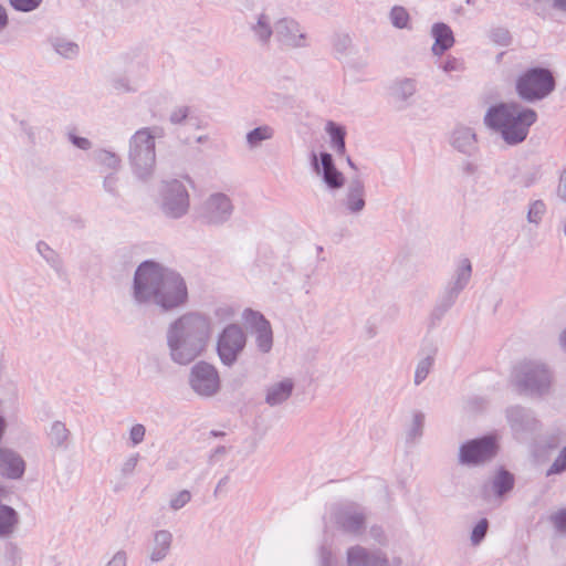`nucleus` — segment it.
<instances>
[{
    "instance_id": "f257e3e1",
    "label": "nucleus",
    "mask_w": 566,
    "mask_h": 566,
    "mask_svg": "<svg viewBox=\"0 0 566 566\" xmlns=\"http://www.w3.org/2000/svg\"><path fill=\"white\" fill-rule=\"evenodd\" d=\"M135 298L170 310L185 303L187 289L179 274L159 264L145 262L135 275Z\"/></svg>"
},
{
    "instance_id": "f03ea898",
    "label": "nucleus",
    "mask_w": 566,
    "mask_h": 566,
    "mask_svg": "<svg viewBox=\"0 0 566 566\" xmlns=\"http://www.w3.org/2000/svg\"><path fill=\"white\" fill-rule=\"evenodd\" d=\"M211 334L207 318L188 314L178 319L168 333V344L174 360L188 364L206 348Z\"/></svg>"
},
{
    "instance_id": "7ed1b4c3",
    "label": "nucleus",
    "mask_w": 566,
    "mask_h": 566,
    "mask_svg": "<svg viewBox=\"0 0 566 566\" xmlns=\"http://www.w3.org/2000/svg\"><path fill=\"white\" fill-rule=\"evenodd\" d=\"M535 111L516 103L500 104L485 115L488 126L497 130L505 143L516 145L525 140L530 127L536 122Z\"/></svg>"
},
{
    "instance_id": "20e7f679",
    "label": "nucleus",
    "mask_w": 566,
    "mask_h": 566,
    "mask_svg": "<svg viewBox=\"0 0 566 566\" xmlns=\"http://www.w3.org/2000/svg\"><path fill=\"white\" fill-rule=\"evenodd\" d=\"M552 73L545 69H532L521 75L516 82L518 95L526 101L542 99L554 90Z\"/></svg>"
},
{
    "instance_id": "39448f33",
    "label": "nucleus",
    "mask_w": 566,
    "mask_h": 566,
    "mask_svg": "<svg viewBox=\"0 0 566 566\" xmlns=\"http://www.w3.org/2000/svg\"><path fill=\"white\" fill-rule=\"evenodd\" d=\"M155 135L148 129L138 130L132 139L130 159L136 172L144 178L155 165Z\"/></svg>"
},
{
    "instance_id": "423d86ee",
    "label": "nucleus",
    "mask_w": 566,
    "mask_h": 566,
    "mask_svg": "<svg viewBox=\"0 0 566 566\" xmlns=\"http://www.w3.org/2000/svg\"><path fill=\"white\" fill-rule=\"evenodd\" d=\"M190 385L200 396H213L220 389L218 371L212 365L199 363L191 369Z\"/></svg>"
},
{
    "instance_id": "0eeeda50",
    "label": "nucleus",
    "mask_w": 566,
    "mask_h": 566,
    "mask_svg": "<svg viewBox=\"0 0 566 566\" xmlns=\"http://www.w3.org/2000/svg\"><path fill=\"white\" fill-rule=\"evenodd\" d=\"M244 345L245 336L240 327L230 325L224 328L218 340V354L222 363L233 364Z\"/></svg>"
},
{
    "instance_id": "6e6552de",
    "label": "nucleus",
    "mask_w": 566,
    "mask_h": 566,
    "mask_svg": "<svg viewBox=\"0 0 566 566\" xmlns=\"http://www.w3.org/2000/svg\"><path fill=\"white\" fill-rule=\"evenodd\" d=\"M516 381L524 390L542 394L548 388L551 377L542 365H524L516 373Z\"/></svg>"
},
{
    "instance_id": "1a4fd4ad",
    "label": "nucleus",
    "mask_w": 566,
    "mask_h": 566,
    "mask_svg": "<svg viewBox=\"0 0 566 566\" xmlns=\"http://www.w3.org/2000/svg\"><path fill=\"white\" fill-rule=\"evenodd\" d=\"M496 453V444L493 438L485 437L479 440H472L461 448V462L468 464H478L490 460Z\"/></svg>"
},
{
    "instance_id": "9d476101",
    "label": "nucleus",
    "mask_w": 566,
    "mask_h": 566,
    "mask_svg": "<svg viewBox=\"0 0 566 566\" xmlns=\"http://www.w3.org/2000/svg\"><path fill=\"white\" fill-rule=\"evenodd\" d=\"M245 324L256 334V344L261 352L268 353L272 347V329L270 323L258 312H244Z\"/></svg>"
},
{
    "instance_id": "9b49d317",
    "label": "nucleus",
    "mask_w": 566,
    "mask_h": 566,
    "mask_svg": "<svg viewBox=\"0 0 566 566\" xmlns=\"http://www.w3.org/2000/svg\"><path fill=\"white\" fill-rule=\"evenodd\" d=\"M189 207L188 193L179 181L168 185L164 198L165 211L171 217H180Z\"/></svg>"
},
{
    "instance_id": "f8f14e48",
    "label": "nucleus",
    "mask_w": 566,
    "mask_h": 566,
    "mask_svg": "<svg viewBox=\"0 0 566 566\" xmlns=\"http://www.w3.org/2000/svg\"><path fill=\"white\" fill-rule=\"evenodd\" d=\"M231 212L232 203L226 195H212L206 203V217L212 223L227 220Z\"/></svg>"
},
{
    "instance_id": "ddd939ff",
    "label": "nucleus",
    "mask_w": 566,
    "mask_h": 566,
    "mask_svg": "<svg viewBox=\"0 0 566 566\" xmlns=\"http://www.w3.org/2000/svg\"><path fill=\"white\" fill-rule=\"evenodd\" d=\"M348 566H398L399 562L391 564L378 553L368 554L363 547H352L347 553Z\"/></svg>"
},
{
    "instance_id": "4468645a",
    "label": "nucleus",
    "mask_w": 566,
    "mask_h": 566,
    "mask_svg": "<svg viewBox=\"0 0 566 566\" xmlns=\"http://www.w3.org/2000/svg\"><path fill=\"white\" fill-rule=\"evenodd\" d=\"M276 35L281 42L289 46H301L305 40L298 24L289 19H283L276 24Z\"/></svg>"
},
{
    "instance_id": "2eb2a0df",
    "label": "nucleus",
    "mask_w": 566,
    "mask_h": 566,
    "mask_svg": "<svg viewBox=\"0 0 566 566\" xmlns=\"http://www.w3.org/2000/svg\"><path fill=\"white\" fill-rule=\"evenodd\" d=\"M294 382L290 378L271 384L265 391V402L269 406H277L285 402L292 395Z\"/></svg>"
},
{
    "instance_id": "dca6fc26",
    "label": "nucleus",
    "mask_w": 566,
    "mask_h": 566,
    "mask_svg": "<svg viewBox=\"0 0 566 566\" xmlns=\"http://www.w3.org/2000/svg\"><path fill=\"white\" fill-rule=\"evenodd\" d=\"M0 470L8 478L19 479L24 472V461L10 450H1Z\"/></svg>"
},
{
    "instance_id": "f3484780",
    "label": "nucleus",
    "mask_w": 566,
    "mask_h": 566,
    "mask_svg": "<svg viewBox=\"0 0 566 566\" xmlns=\"http://www.w3.org/2000/svg\"><path fill=\"white\" fill-rule=\"evenodd\" d=\"M432 35L434 38L432 51L437 55L442 54L453 45V33L451 29L443 23H437L433 25Z\"/></svg>"
},
{
    "instance_id": "a211bd4d",
    "label": "nucleus",
    "mask_w": 566,
    "mask_h": 566,
    "mask_svg": "<svg viewBox=\"0 0 566 566\" xmlns=\"http://www.w3.org/2000/svg\"><path fill=\"white\" fill-rule=\"evenodd\" d=\"M322 168H323V177L324 181L327 184L329 188L337 189L344 185V177L342 172H339L333 164L332 156L329 154H322Z\"/></svg>"
},
{
    "instance_id": "6ab92c4d",
    "label": "nucleus",
    "mask_w": 566,
    "mask_h": 566,
    "mask_svg": "<svg viewBox=\"0 0 566 566\" xmlns=\"http://www.w3.org/2000/svg\"><path fill=\"white\" fill-rule=\"evenodd\" d=\"M172 536L167 531H159L155 534L154 546L150 552V559L159 562L166 557L171 545Z\"/></svg>"
},
{
    "instance_id": "aec40b11",
    "label": "nucleus",
    "mask_w": 566,
    "mask_h": 566,
    "mask_svg": "<svg viewBox=\"0 0 566 566\" xmlns=\"http://www.w3.org/2000/svg\"><path fill=\"white\" fill-rule=\"evenodd\" d=\"M475 144V135L471 128L460 127L453 133V145L461 151H469Z\"/></svg>"
},
{
    "instance_id": "412c9836",
    "label": "nucleus",
    "mask_w": 566,
    "mask_h": 566,
    "mask_svg": "<svg viewBox=\"0 0 566 566\" xmlns=\"http://www.w3.org/2000/svg\"><path fill=\"white\" fill-rule=\"evenodd\" d=\"M18 516L13 509L0 505V535L6 536L13 532Z\"/></svg>"
},
{
    "instance_id": "4be33fe9",
    "label": "nucleus",
    "mask_w": 566,
    "mask_h": 566,
    "mask_svg": "<svg viewBox=\"0 0 566 566\" xmlns=\"http://www.w3.org/2000/svg\"><path fill=\"white\" fill-rule=\"evenodd\" d=\"M364 186L360 181H355L348 192L347 207L353 212H358L364 208Z\"/></svg>"
},
{
    "instance_id": "5701e85b",
    "label": "nucleus",
    "mask_w": 566,
    "mask_h": 566,
    "mask_svg": "<svg viewBox=\"0 0 566 566\" xmlns=\"http://www.w3.org/2000/svg\"><path fill=\"white\" fill-rule=\"evenodd\" d=\"M326 129L331 135L333 146L339 154L343 155L345 153V142H344L345 130H344V128L329 122L327 124Z\"/></svg>"
},
{
    "instance_id": "b1692460",
    "label": "nucleus",
    "mask_w": 566,
    "mask_h": 566,
    "mask_svg": "<svg viewBox=\"0 0 566 566\" xmlns=\"http://www.w3.org/2000/svg\"><path fill=\"white\" fill-rule=\"evenodd\" d=\"M272 135L273 130L269 126L258 127L248 134V143L250 146L255 147L262 140L271 138Z\"/></svg>"
},
{
    "instance_id": "393cba45",
    "label": "nucleus",
    "mask_w": 566,
    "mask_h": 566,
    "mask_svg": "<svg viewBox=\"0 0 566 566\" xmlns=\"http://www.w3.org/2000/svg\"><path fill=\"white\" fill-rule=\"evenodd\" d=\"M493 486H494V490L499 494H502V493H504V492H506V491L512 489V486H513V476L509 472H506V471H501L495 476V479L493 481Z\"/></svg>"
},
{
    "instance_id": "a878e982",
    "label": "nucleus",
    "mask_w": 566,
    "mask_h": 566,
    "mask_svg": "<svg viewBox=\"0 0 566 566\" xmlns=\"http://www.w3.org/2000/svg\"><path fill=\"white\" fill-rule=\"evenodd\" d=\"M364 518L361 514L355 513V514H344L342 517V524L345 530L349 532H356L358 531L363 525Z\"/></svg>"
},
{
    "instance_id": "bb28decb",
    "label": "nucleus",
    "mask_w": 566,
    "mask_h": 566,
    "mask_svg": "<svg viewBox=\"0 0 566 566\" xmlns=\"http://www.w3.org/2000/svg\"><path fill=\"white\" fill-rule=\"evenodd\" d=\"M253 30L255 34L259 36L260 40L266 41L272 34L269 19L262 14L259 17L258 23L253 27Z\"/></svg>"
},
{
    "instance_id": "cd10ccee",
    "label": "nucleus",
    "mask_w": 566,
    "mask_h": 566,
    "mask_svg": "<svg viewBox=\"0 0 566 566\" xmlns=\"http://www.w3.org/2000/svg\"><path fill=\"white\" fill-rule=\"evenodd\" d=\"M546 211V206L543 201H534L528 210L527 219L532 223H538Z\"/></svg>"
},
{
    "instance_id": "c85d7f7f",
    "label": "nucleus",
    "mask_w": 566,
    "mask_h": 566,
    "mask_svg": "<svg viewBox=\"0 0 566 566\" xmlns=\"http://www.w3.org/2000/svg\"><path fill=\"white\" fill-rule=\"evenodd\" d=\"M391 21L397 28H405L409 21V14L402 7H395L390 13Z\"/></svg>"
},
{
    "instance_id": "c756f323",
    "label": "nucleus",
    "mask_w": 566,
    "mask_h": 566,
    "mask_svg": "<svg viewBox=\"0 0 566 566\" xmlns=\"http://www.w3.org/2000/svg\"><path fill=\"white\" fill-rule=\"evenodd\" d=\"M52 442L61 444L67 437V430L63 423L56 422L52 426L50 431Z\"/></svg>"
},
{
    "instance_id": "7c9ffc66",
    "label": "nucleus",
    "mask_w": 566,
    "mask_h": 566,
    "mask_svg": "<svg viewBox=\"0 0 566 566\" xmlns=\"http://www.w3.org/2000/svg\"><path fill=\"white\" fill-rule=\"evenodd\" d=\"M42 0H10L11 6L19 11H32L36 9Z\"/></svg>"
},
{
    "instance_id": "2f4dec72",
    "label": "nucleus",
    "mask_w": 566,
    "mask_h": 566,
    "mask_svg": "<svg viewBox=\"0 0 566 566\" xmlns=\"http://www.w3.org/2000/svg\"><path fill=\"white\" fill-rule=\"evenodd\" d=\"M55 50L59 54L71 57L77 53V45L72 42L60 41L55 44Z\"/></svg>"
},
{
    "instance_id": "473e14b6",
    "label": "nucleus",
    "mask_w": 566,
    "mask_h": 566,
    "mask_svg": "<svg viewBox=\"0 0 566 566\" xmlns=\"http://www.w3.org/2000/svg\"><path fill=\"white\" fill-rule=\"evenodd\" d=\"M431 366H432V358H430V357H427L419 363L417 370H416V376H415L417 384H419L427 377Z\"/></svg>"
},
{
    "instance_id": "72a5a7b5",
    "label": "nucleus",
    "mask_w": 566,
    "mask_h": 566,
    "mask_svg": "<svg viewBox=\"0 0 566 566\" xmlns=\"http://www.w3.org/2000/svg\"><path fill=\"white\" fill-rule=\"evenodd\" d=\"M191 499V494L189 491H181L179 492L178 494H176L171 500H170V507L172 510H179L181 507H184Z\"/></svg>"
},
{
    "instance_id": "f704fd0d",
    "label": "nucleus",
    "mask_w": 566,
    "mask_h": 566,
    "mask_svg": "<svg viewBox=\"0 0 566 566\" xmlns=\"http://www.w3.org/2000/svg\"><path fill=\"white\" fill-rule=\"evenodd\" d=\"M470 274H471L470 261L469 260H464L462 262V265L459 269V273H458V285H459V289H462L467 284V282L469 281Z\"/></svg>"
},
{
    "instance_id": "c9c22d12",
    "label": "nucleus",
    "mask_w": 566,
    "mask_h": 566,
    "mask_svg": "<svg viewBox=\"0 0 566 566\" xmlns=\"http://www.w3.org/2000/svg\"><path fill=\"white\" fill-rule=\"evenodd\" d=\"M486 530H488V521L486 520H482L480 521L475 527L473 528V532H472V542L474 544H478L481 542V539L485 536V533H486Z\"/></svg>"
},
{
    "instance_id": "e433bc0d",
    "label": "nucleus",
    "mask_w": 566,
    "mask_h": 566,
    "mask_svg": "<svg viewBox=\"0 0 566 566\" xmlns=\"http://www.w3.org/2000/svg\"><path fill=\"white\" fill-rule=\"evenodd\" d=\"M566 469V447L562 451L560 455L555 460L547 474L559 473Z\"/></svg>"
},
{
    "instance_id": "4c0bfd02",
    "label": "nucleus",
    "mask_w": 566,
    "mask_h": 566,
    "mask_svg": "<svg viewBox=\"0 0 566 566\" xmlns=\"http://www.w3.org/2000/svg\"><path fill=\"white\" fill-rule=\"evenodd\" d=\"M566 469V447L562 451L560 455L555 460L547 474L559 473Z\"/></svg>"
},
{
    "instance_id": "58836bf2",
    "label": "nucleus",
    "mask_w": 566,
    "mask_h": 566,
    "mask_svg": "<svg viewBox=\"0 0 566 566\" xmlns=\"http://www.w3.org/2000/svg\"><path fill=\"white\" fill-rule=\"evenodd\" d=\"M552 522L560 532H566V510H562L552 515Z\"/></svg>"
},
{
    "instance_id": "ea45409f",
    "label": "nucleus",
    "mask_w": 566,
    "mask_h": 566,
    "mask_svg": "<svg viewBox=\"0 0 566 566\" xmlns=\"http://www.w3.org/2000/svg\"><path fill=\"white\" fill-rule=\"evenodd\" d=\"M145 436V427L142 424H135L130 430V440L134 444L143 441Z\"/></svg>"
},
{
    "instance_id": "a19ab883",
    "label": "nucleus",
    "mask_w": 566,
    "mask_h": 566,
    "mask_svg": "<svg viewBox=\"0 0 566 566\" xmlns=\"http://www.w3.org/2000/svg\"><path fill=\"white\" fill-rule=\"evenodd\" d=\"M413 91L415 84L411 81L407 80L400 84L398 94L401 95L402 97H407L411 95Z\"/></svg>"
},
{
    "instance_id": "79ce46f5",
    "label": "nucleus",
    "mask_w": 566,
    "mask_h": 566,
    "mask_svg": "<svg viewBox=\"0 0 566 566\" xmlns=\"http://www.w3.org/2000/svg\"><path fill=\"white\" fill-rule=\"evenodd\" d=\"M187 114H188L187 107H184V106L179 107L172 112V114L170 116V120L175 124L180 123L181 119L187 117Z\"/></svg>"
},
{
    "instance_id": "37998d69",
    "label": "nucleus",
    "mask_w": 566,
    "mask_h": 566,
    "mask_svg": "<svg viewBox=\"0 0 566 566\" xmlns=\"http://www.w3.org/2000/svg\"><path fill=\"white\" fill-rule=\"evenodd\" d=\"M442 67L446 72L459 71L462 67V63L459 60L452 57L448 59Z\"/></svg>"
},
{
    "instance_id": "c03bdc74",
    "label": "nucleus",
    "mask_w": 566,
    "mask_h": 566,
    "mask_svg": "<svg viewBox=\"0 0 566 566\" xmlns=\"http://www.w3.org/2000/svg\"><path fill=\"white\" fill-rule=\"evenodd\" d=\"M107 566H126V555L123 552L116 553Z\"/></svg>"
},
{
    "instance_id": "a18cd8bd",
    "label": "nucleus",
    "mask_w": 566,
    "mask_h": 566,
    "mask_svg": "<svg viewBox=\"0 0 566 566\" xmlns=\"http://www.w3.org/2000/svg\"><path fill=\"white\" fill-rule=\"evenodd\" d=\"M558 196L566 201V169L563 171L557 188Z\"/></svg>"
},
{
    "instance_id": "49530a36",
    "label": "nucleus",
    "mask_w": 566,
    "mask_h": 566,
    "mask_svg": "<svg viewBox=\"0 0 566 566\" xmlns=\"http://www.w3.org/2000/svg\"><path fill=\"white\" fill-rule=\"evenodd\" d=\"M73 143L80 147V148H83V149H86L88 148L90 146V143L87 139L85 138H77V137H73Z\"/></svg>"
},
{
    "instance_id": "de8ad7c7",
    "label": "nucleus",
    "mask_w": 566,
    "mask_h": 566,
    "mask_svg": "<svg viewBox=\"0 0 566 566\" xmlns=\"http://www.w3.org/2000/svg\"><path fill=\"white\" fill-rule=\"evenodd\" d=\"M554 8L558 10H566V0H554Z\"/></svg>"
},
{
    "instance_id": "09e8293b",
    "label": "nucleus",
    "mask_w": 566,
    "mask_h": 566,
    "mask_svg": "<svg viewBox=\"0 0 566 566\" xmlns=\"http://www.w3.org/2000/svg\"><path fill=\"white\" fill-rule=\"evenodd\" d=\"M7 23V14L4 9L0 6V28L4 27Z\"/></svg>"
},
{
    "instance_id": "8fccbe9b",
    "label": "nucleus",
    "mask_w": 566,
    "mask_h": 566,
    "mask_svg": "<svg viewBox=\"0 0 566 566\" xmlns=\"http://www.w3.org/2000/svg\"><path fill=\"white\" fill-rule=\"evenodd\" d=\"M559 340H560L562 347L566 352V329L562 333Z\"/></svg>"
},
{
    "instance_id": "3c124183",
    "label": "nucleus",
    "mask_w": 566,
    "mask_h": 566,
    "mask_svg": "<svg viewBox=\"0 0 566 566\" xmlns=\"http://www.w3.org/2000/svg\"><path fill=\"white\" fill-rule=\"evenodd\" d=\"M39 252L42 253L45 258H49L44 251H49V248L44 243H40L38 245Z\"/></svg>"
},
{
    "instance_id": "603ef678",
    "label": "nucleus",
    "mask_w": 566,
    "mask_h": 566,
    "mask_svg": "<svg viewBox=\"0 0 566 566\" xmlns=\"http://www.w3.org/2000/svg\"><path fill=\"white\" fill-rule=\"evenodd\" d=\"M39 252L42 253L45 258H49L44 251H49V248L44 243H40L38 245Z\"/></svg>"
},
{
    "instance_id": "864d4df0",
    "label": "nucleus",
    "mask_w": 566,
    "mask_h": 566,
    "mask_svg": "<svg viewBox=\"0 0 566 566\" xmlns=\"http://www.w3.org/2000/svg\"><path fill=\"white\" fill-rule=\"evenodd\" d=\"M415 421H416V424H417L418 427H420V426H421V423H422V417H421V416H416V417H415Z\"/></svg>"
},
{
    "instance_id": "5fc2aeb1",
    "label": "nucleus",
    "mask_w": 566,
    "mask_h": 566,
    "mask_svg": "<svg viewBox=\"0 0 566 566\" xmlns=\"http://www.w3.org/2000/svg\"><path fill=\"white\" fill-rule=\"evenodd\" d=\"M535 1L538 2V3H543V4L552 2V7L554 8V0H535Z\"/></svg>"
},
{
    "instance_id": "6e6d98bb",
    "label": "nucleus",
    "mask_w": 566,
    "mask_h": 566,
    "mask_svg": "<svg viewBox=\"0 0 566 566\" xmlns=\"http://www.w3.org/2000/svg\"><path fill=\"white\" fill-rule=\"evenodd\" d=\"M515 412H520V410H513V411H511V412H510V416H509V417H510V420H511L512 422H514V421H515V418H514V413H515Z\"/></svg>"
},
{
    "instance_id": "4d7b16f0",
    "label": "nucleus",
    "mask_w": 566,
    "mask_h": 566,
    "mask_svg": "<svg viewBox=\"0 0 566 566\" xmlns=\"http://www.w3.org/2000/svg\"><path fill=\"white\" fill-rule=\"evenodd\" d=\"M136 462H137V459L136 458H133L129 460L128 464L134 468L136 465Z\"/></svg>"
},
{
    "instance_id": "13d9d810",
    "label": "nucleus",
    "mask_w": 566,
    "mask_h": 566,
    "mask_svg": "<svg viewBox=\"0 0 566 566\" xmlns=\"http://www.w3.org/2000/svg\"><path fill=\"white\" fill-rule=\"evenodd\" d=\"M314 161H315V167H316V169L318 170V164H317V161H316V156H314Z\"/></svg>"
},
{
    "instance_id": "bf43d9fd",
    "label": "nucleus",
    "mask_w": 566,
    "mask_h": 566,
    "mask_svg": "<svg viewBox=\"0 0 566 566\" xmlns=\"http://www.w3.org/2000/svg\"><path fill=\"white\" fill-rule=\"evenodd\" d=\"M109 159L113 161V163H116V158L114 156H111Z\"/></svg>"
},
{
    "instance_id": "052dcab7",
    "label": "nucleus",
    "mask_w": 566,
    "mask_h": 566,
    "mask_svg": "<svg viewBox=\"0 0 566 566\" xmlns=\"http://www.w3.org/2000/svg\"><path fill=\"white\" fill-rule=\"evenodd\" d=\"M344 42H349V39L348 38H344Z\"/></svg>"
},
{
    "instance_id": "680f3d73",
    "label": "nucleus",
    "mask_w": 566,
    "mask_h": 566,
    "mask_svg": "<svg viewBox=\"0 0 566 566\" xmlns=\"http://www.w3.org/2000/svg\"><path fill=\"white\" fill-rule=\"evenodd\" d=\"M564 232H565V235H566V223H565V226H564Z\"/></svg>"
},
{
    "instance_id": "e2e57ef3",
    "label": "nucleus",
    "mask_w": 566,
    "mask_h": 566,
    "mask_svg": "<svg viewBox=\"0 0 566 566\" xmlns=\"http://www.w3.org/2000/svg\"><path fill=\"white\" fill-rule=\"evenodd\" d=\"M2 493H3V489H2V488H0V494H2Z\"/></svg>"
}]
</instances>
